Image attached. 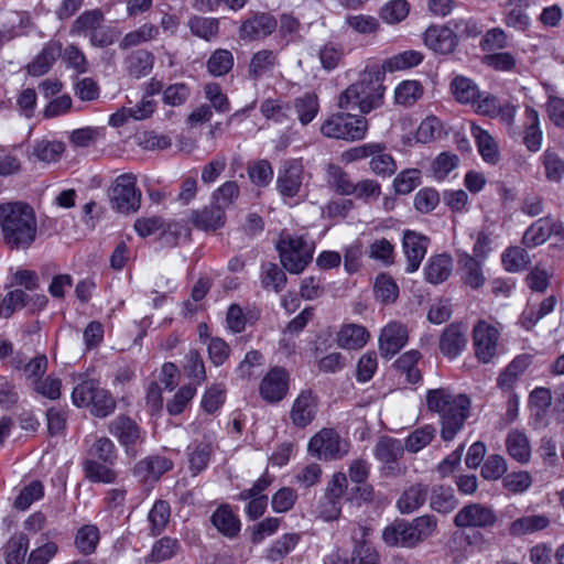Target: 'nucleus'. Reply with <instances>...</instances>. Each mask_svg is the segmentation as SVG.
Returning <instances> with one entry per match:
<instances>
[{"label":"nucleus","instance_id":"obj_1","mask_svg":"<svg viewBox=\"0 0 564 564\" xmlns=\"http://www.w3.org/2000/svg\"><path fill=\"white\" fill-rule=\"evenodd\" d=\"M0 228L3 242L9 249H29L37 235L33 208L22 202L0 204Z\"/></svg>","mask_w":564,"mask_h":564},{"label":"nucleus","instance_id":"obj_2","mask_svg":"<svg viewBox=\"0 0 564 564\" xmlns=\"http://www.w3.org/2000/svg\"><path fill=\"white\" fill-rule=\"evenodd\" d=\"M426 406L441 419V436L452 441L469 416L470 400L465 394H453L448 389H431L426 393Z\"/></svg>","mask_w":564,"mask_h":564},{"label":"nucleus","instance_id":"obj_3","mask_svg":"<svg viewBox=\"0 0 564 564\" xmlns=\"http://www.w3.org/2000/svg\"><path fill=\"white\" fill-rule=\"evenodd\" d=\"M384 93L382 74L373 69L365 70L356 83L340 94L338 106L341 109H358L361 113H369L382 106Z\"/></svg>","mask_w":564,"mask_h":564},{"label":"nucleus","instance_id":"obj_4","mask_svg":"<svg viewBox=\"0 0 564 564\" xmlns=\"http://www.w3.org/2000/svg\"><path fill=\"white\" fill-rule=\"evenodd\" d=\"M435 529L436 519L424 514L411 522L402 520L387 527L382 532V539L389 545L413 547L431 536Z\"/></svg>","mask_w":564,"mask_h":564},{"label":"nucleus","instance_id":"obj_5","mask_svg":"<svg viewBox=\"0 0 564 564\" xmlns=\"http://www.w3.org/2000/svg\"><path fill=\"white\" fill-rule=\"evenodd\" d=\"M73 404L77 408H88L97 417L110 415L117 405L111 393L101 388L94 379H86L74 387L72 392Z\"/></svg>","mask_w":564,"mask_h":564},{"label":"nucleus","instance_id":"obj_6","mask_svg":"<svg viewBox=\"0 0 564 564\" xmlns=\"http://www.w3.org/2000/svg\"><path fill=\"white\" fill-rule=\"evenodd\" d=\"M280 261L290 273H301L313 259L314 245L302 236L282 232L276 243Z\"/></svg>","mask_w":564,"mask_h":564},{"label":"nucleus","instance_id":"obj_7","mask_svg":"<svg viewBox=\"0 0 564 564\" xmlns=\"http://www.w3.org/2000/svg\"><path fill=\"white\" fill-rule=\"evenodd\" d=\"M319 130L329 139L358 141L362 140L368 131V120L348 112L333 113L324 120Z\"/></svg>","mask_w":564,"mask_h":564},{"label":"nucleus","instance_id":"obj_8","mask_svg":"<svg viewBox=\"0 0 564 564\" xmlns=\"http://www.w3.org/2000/svg\"><path fill=\"white\" fill-rule=\"evenodd\" d=\"M307 449L318 459L335 460L348 453L349 444L334 429L325 427L311 437Z\"/></svg>","mask_w":564,"mask_h":564},{"label":"nucleus","instance_id":"obj_9","mask_svg":"<svg viewBox=\"0 0 564 564\" xmlns=\"http://www.w3.org/2000/svg\"><path fill=\"white\" fill-rule=\"evenodd\" d=\"M137 177L131 173L119 175L110 189V202L122 214L134 213L140 208L141 192L137 189Z\"/></svg>","mask_w":564,"mask_h":564},{"label":"nucleus","instance_id":"obj_10","mask_svg":"<svg viewBox=\"0 0 564 564\" xmlns=\"http://www.w3.org/2000/svg\"><path fill=\"white\" fill-rule=\"evenodd\" d=\"M405 447L401 440L382 436L373 448L375 457L382 463V473L386 477H400L405 474L406 467L400 465Z\"/></svg>","mask_w":564,"mask_h":564},{"label":"nucleus","instance_id":"obj_11","mask_svg":"<svg viewBox=\"0 0 564 564\" xmlns=\"http://www.w3.org/2000/svg\"><path fill=\"white\" fill-rule=\"evenodd\" d=\"M497 516L491 507L482 503H468L454 517V524L459 529H487L495 525Z\"/></svg>","mask_w":564,"mask_h":564},{"label":"nucleus","instance_id":"obj_12","mask_svg":"<svg viewBox=\"0 0 564 564\" xmlns=\"http://www.w3.org/2000/svg\"><path fill=\"white\" fill-rule=\"evenodd\" d=\"M109 433L116 437L126 453L135 455V446L142 442V433L139 424L128 415L119 414L108 424Z\"/></svg>","mask_w":564,"mask_h":564},{"label":"nucleus","instance_id":"obj_13","mask_svg":"<svg viewBox=\"0 0 564 564\" xmlns=\"http://www.w3.org/2000/svg\"><path fill=\"white\" fill-rule=\"evenodd\" d=\"M499 332L486 321H478L473 329V343L478 360L487 364L497 352Z\"/></svg>","mask_w":564,"mask_h":564},{"label":"nucleus","instance_id":"obj_14","mask_svg":"<svg viewBox=\"0 0 564 564\" xmlns=\"http://www.w3.org/2000/svg\"><path fill=\"white\" fill-rule=\"evenodd\" d=\"M289 390V373L282 367L272 368L261 380L259 393L269 403L284 399Z\"/></svg>","mask_w":564,"mask_h":564},{"label":"nucleus","instance_id":"obj_15","mask_svg":"<svg viewBox=\"0 0 564 564\" xmlns=\"http://www.w3.org/2000/svg\"><path fill=\"white\" fill-rule=\"evenodd\" d=\"M409 332L405 325L393 321L384 326L379 337V350L383 358L390 359L408 343Z\"/></svg>","mask_w":564,"mask_h":564},{"label":"nucleus","instance_id":"obj_16","mask_svg":"<svg viewBox=\"0 0 564 564\" xmlns=\"http://www.w3.org/2000/svg\"><path fill=\"white\" fill-rule=\"evenodd\" d=\"M304 169L301 162L286 161L279 171L276 188L283 197H295L299 195L303 184Z\"/></svg>","mask_w":564,"mask_h":564},{"label":"nucleus","instance_id":"obj_17","mask_svg":"<svg viewBox=\"0 0 564 564\" xmlns=\"http://www.w3.org/2000/svg\"><path fill=\"white\" fill-rule=\"evenodd\" d=\"M318 408V398L312 390H303L294 400L290 419L296 427H306L314 420Z\"/></svg>","mask_w":564,"mask_h":564},{"label":"nucleus","instance_id":"obj_18","mask_svg":"<svg viewBox=\"0 0 564 564\" xmlns=\"http://www.w3.org/2000/svg\"><path fill=\"white\" fill-rule=\"evenodd\" d=\"M276 20L269 13H254L246 19L239 28V37L256 41L272 34L276 29Z\"/></svg>","mask_w":564,"mask_h":564},{"label":"nucleus","instance_id":"obj_19","mask_svg":"<svg viewBox=\"0 0 564 564\" xmlns=\"http://www.w3.org/2000/svg\"><path fill=\"white\" fill-rule=\"evenodd\" d=\"M467 345V327L462 323L448 325L441 334L440 350L447 358H456Z\"/></svg>","mask_w":564,"mask_h":564},{"label":"nucleus","instance_id":"obj_20","mask_svg":"<svg viewBox=\"0 0 564 564\" xmlns=\"http://www.w3.org/2000/svg\"><path fill=\"white\" fill-rule=\"evenodd\" d=\"M429 238L412 230H405L403 234L402 247L406 257V272H414L419 269L425 257L429 246Z\"/></svg>","mask_w":564,"mask_h":564},{"label":"nucleus","instance_id":"obj_21","mask_svg":"<svg viewBox=\"0 0 564 564\" xmlns=\"http://www.w3.org/2000/svg\"><path fill=\"white\" fill-rule=\"evenodd\" d=\"M457 273L460 281L474 290L481 288L486 282L481 261L467 252L458 253Z\"/></svg>","mask_w":564,"mask_h":564},{"label":"nucleus","instance_id":"obj_22","mask_svg":"<svg viewBox=\"0 0 564 564\" xmlns=\"http://www.w3.org/2000/svg\"><path fill=\"white\" fill-rule=\"evenodd\" d=\"M424 42L436 53L449 54L457 45V36L449 28L430 26L425 31Z\"/></svg>","mask_w":564,"mask_h":564},{"label":"nucleus","instance_id":"obj_23","mask_svg":"<svg viewBox=\"0 0 564 564\" xmlns=\"http://www.w3.org/2000/svg\"><path fill=\"white\" fill-rule=\"evenodd\" d=\"M61 54L62 43L59 41H50L34 59L28 64V74L31 76H42L46 74Z\"/></svg>","mask_w":564,"mask_h":564},{"label":"nucleus","instance_id":"obj_24","mask_svg":"<svg viewBox=\"0 0 564 564\" xmlns=\"http://www.w3.org/2000/svg\"><path fill=\"white\" fill-rule=\"evenodd\" d=\"M551 523L550 518L542 513H531L513 520L508 532L512 536H523L546 529Z\"/></svg>","mask_w":564,"mask_h":564},{"label":"nucleus","instance_id":"obj_25","mask_svg":"<svg viewBox=\"0 0 564 564\" xmlns=\"http://www.w3.org/2000/svg\"><path fill=\"white\" fill-rule=\"evenodd\" d=\"M427 495V485L413 484L403 490L397 501V508L403 514L412 513L425 503Z\"/></svg>","mask_w":564,"mask_h":564},{"label":"nucleus","instance_id":"obj_26","mask_svg":"<svg viewBox=\"0 0 564 564\" xmlns=\"http://www.w3.org/2000/svg\"><path fill=\"white\" fill-rule=\"evenodd\" d=\"M210 521L219 533L229 539L236 538L241 529L240 520L229 505H221L217 508L212 514Z\"/></svg>","mask_w":564,"mask_h":564},{"label":"nucleus","instance_id":"obj_27","mask_svg":"<svg viewBox=\"0 0 564 564\" xmlns=\"http://www.w3.org/2000/svg\"><path fill=\"white\" fill-rule=\"evenodd\" d=\"M155 57L147 50L133 51L124 58V69L130 77L142 78L151 73Z\"/></svg>","mask_w":564,"mask_h":564},{"label":"nucleus","instance_id":"obj_28","mask_svg":"<svg viewBox=\"0 0 564 564\" xmlns=\"http://www.w3.org/2000/svg\"><path fill=\"white\" fill-rule=\"evenodd\" d=\"M30 25L31 19L26 12L10 11L6 13L0 25V46L20 35V31Z\"/></svg>","mask_w":564,"mask_h":564},{"label":"nucleus","instance_id":"obj_29","mask_svg":"<svg viewBox=\"0 0 564 564\" xmlns=\"http://www.w3.org/2000/svg\"><path fill=\"white\" fill-rule=\"evenodd\" d=\"M453 272V259L449 254L432 256L424 269L425 279L432 284L445 282Z\"/></svg>","mask_w":564,"mask_h":564},{"label":"nucleus","instance_id":"obj_30","mask_svg":"<svg viewBox=\"0 0 564 564\" xmlns=\"http://www.w3.org/2000/svg\"><path fill=\"white\" fill-rule=\"evenodd\" d=\"M370 337L369 332L362 325L345 324L337 335V344L345 349H360Z\"/></svg>","mask_w":564,"mask_h":564},{"label":"nucleus","instance_id":"obj_31","mask_svg":"<svg viewBox=\"0 0 564 564\" xmlns=\"http://www.w3.org/2000/svg\"><path fill=\"white\" fill-rule=\"evenodd\" d=\"M192 221L202 230H216L225 225V210L214 202L202 210L193 212Z\"/></svg>","mask_w":564,"mask_h":564},{"label":"nucleus","instance_id":"obj_32","mask_svg":"<svg viewBox=\"0 0 564 564\" xmlns=\"http://www.w3.org/2000/svg\"><path fill=\"white\" fill-rule=\"evenodd\" d=\"M376 147L373 154L370 155V171L383 178L392 176L398 170L395 160L386 151V144L376 143Z\"/></svg>","mask_w":564,"mask_h":564},{"label":"nucleus","instance_id":"obj_33","mask_svg":"<svg viewBox=\"0 0 564 564\" xmlns=\"http://www.w3.org/2000/svg\"><path fill=\"white\" fill-rule=\"evenodd\" d=\"M508 454L521 464H527L531 458V445L528 436L519 430H512L506 438Z\"/></svg>","mask_w":564,"mask_h":564},{"label":"nucleus","instance_id":"obj_34","mask_svg":"<svg viewBox=\"0 0 564 564\" xmlns=\"http://www.w3.org/2000/svg\"><path fill=\"white\" fill-rule=\"evenodd\" d=\"M173 467L170 459L162 456H151L140 460L135 466V473L144 480L159 479Z\"/></svg>","mask_w":564,"mask_h":564},{"label":"nucleus","instance_id":"obj_35","mask_svg":"<svg viewBox=\"0 0 564 564\" xmlns=\"http://www.w3.org/2000/svg\"><path fill=\"white\" fill-rule=\"evenodd\" d=\"M300 533H285L275 540L265 551V558L272 563L282 562L299 544Z\"/></svg>","mask_w":564,"mask_h":564},{"label":"nucleus","instance_id":"obj_36","mask_svg":"<svg viewBox=\"0 0 564 564\" xmlns=\"http://www.w3.org/2000/svg\"><path fill=\"white\" fill-rule=\"evenodd\" d=\"M105 21L100 9H93L83 12L73 23L70 33L74 35L89 34L97 31Z\"/></svg>","mask_w":564,"mask_h":564},{"label":"nucleus","instance_id":"obj_37","mask_svg":"<svg viewBox=\"0 0 564 564\" xmlns=\"http://www.w3.org/2000/svg\"><path fill=\"white\" fill-rule=\"evenodd\" d=\"M451 90L460 104H474L480 97L476 83L465 76H456L451 83Z\"/></svg>","mask_w":564,"mask_h":564},{"label":"nucleus","instance_id":"obj_38","mask_svg":"<svg viewBox=\"0 0 564 564\" xmlns=\"http://www.w3.org/2000/svg\"><path fill=\"white\" fill-rule=\"evenodd\" d=\"M276 64V54L270 50H262L253 54L249 63V77L258 80L264 74L271 72Z\"/></svg>","mask_w":564,"mask_h":564},{"label":"nucleus","instance_id":"obj_39","mask_svg":"<svg viewBox=\"0 0 564 564\" xmlns=\"http://www.w3.org/2000/svg\"><path fill=\"white\" fill-rule=\"evenodd\" d=\"M65 151V144L61 141H52L47 139L39 140L34 143L31 156L41 162H56Z\"/></svg>","mask_w":564,"mask_h":564},{"label":"nucleus","instance_id":"obj_40","mask_svg":"<svg viewBox=\"0 0 564 564\" xmlns=\"http://www.w3.org/2000/svg\"><path fill=\"white\" fill-rule=\"evenodd\" d=\"M187 24L193 35L206 41H212L219 32V21L216 18L193 15Z\"/></svg>","mask_w":564,"mask_h":564},{"label":"nucleus","instance_id":"obj_41","mask_svg":"<svg viewBox=\"0 0 564 564\" xmlns=\"http://www.w3.org/2000/svg\"><path fill=\"white\" fill-rule=\"evenodd\" d=\"M457 499L451 487L443 485L433 487L431 491L430 506L433 510L441 513H448L455 509Z\"/></svg>","mask_w":564,"mask_h":564},{"label":"nucleus","instance_id":"obj_42","mask_svg":"<svg viewBox=\"0 0 564 564\" xmlns=\"http://www.w3.org/2000/svg\"><path fill=\"white\" fill-rule=\"evenodd\" d=\"M471 133L476 139L481 158L487 163L495 164L499 159V151L494 138L480 127H473Z\"/></svg>","mask_w":564,"mask_h":564},{"label":"nucleus","instance_id":"obj_43","mask_svg":"<svg viewBox=\"0 0 564 564\" xmlns=\"http://www.w3.org/2000/svg\"><path fill=\"white\" fill-rule=\"evenodd\" d=\"M294 109L300 122L303 126L308 124L316 117L319 104L315 94L306 93L294 100Z\"/></svg>","mask_w":564,"mask_h":564},{"label":"nucleus","instance_id":"obj_44","mask_svg":"<svg viewBox=\"0 0 564 564\" xmlns=\"http://www.w3.org/2000/svg\"><path fill=\"white\" fill-rule=\"evenodd\" d=\"M525 117L527 122L523 141L530 151L536 152L540 150L542 141V132L539 129V113L533 108H527Z\"/></svg>","mask_w":564,"mask_h":564},{"label":"nucleus","instance_id":"obj_45","mask_svg":"<svg viewBox=\"0 0 564 564\" xmlns=\"http://www.w3.org/2000/svg\"><path fill=\"white\" fill-rule=\"evenodd\" d=\"M159 28L151 23H144L134 31L127 33L119 43L121 50H128L139 44L156 39Z\"/></svg>","mask_w":564,"mask_h":564},{"label":"nucleus","instance_id":"obj_46","mask_svg":"<svg viewBox=\"0 0 564 564\" xmlns=\"http://www.w3.org/2000/svg\"><path fill=\"white\" fill-rule=\"evenodd\" d=\"M435 435L436 430L433 425H424L415 429L403 442L405 451L414 454L420 452L433 441Z\"/></svg>","mask_w":564,"mask_h":564},{"label":"nucleus","instance_id":"obj_47","mask_svg":"<svg viewBox=\"0 0 564 564\" xmlns=\"http://www.w3.org/2000/svg\"><path fill=\"white\" fill-rule=\"evenodd\" d=\"M423 59V55L416 51H405L387 58L382 64L384 72H397L408 69L419 65Z\"/></svg>","mask_w":564,"mask_h":564},{"label":"nucleus","instance_id":"obj_48","mask_svg":"<svg viewBox=\"0 0 564 564\" xmlns=\"http://www.w3.org/2000/svg\"><path fill=\"white\" fill-rule=\"evenodd\" d=\"M170 505L164 500H158L149 512L151 535L156 536L163 532L170 521Z\"/></svg>","mask_w":564,"mask_h":564},{"label":"nucleus","instance_id":"obj_49","mask_svg":"<svg viewBox=\"0 0 564 564\" xmlns=\"http://www.w3.org/2000/svg\"><path fill=\"white\" fill-rule=\"evenodd\" d=\"M373 291L376 299L382 303H393L399 296V288L391 275L381 273L376 278Z\"/></svg>","mask_w":564,"mask_h":564},{"label":"nucleus","instance_id":"obj_50","mask_svg":"<svg viewBox=\"0 0 564 564\" xmlns=\"http://www.w3.org/2000/svg\"><path fill=\"white\" fill-rule=\"evenodd\" d=\"M550 230L549 217L540 218L525 230L523 243L530 248L540 246L550 238Z\"/></svg>","mask_w":564,"mask_h":564},{"label":"nucleus","instance_id":"obj_51","mask_svg":"<svg viewBox=\"0 0 564 564\" xmlns=\"http://www.w3.org/2000/svg\"><path fill=\"white\" fill-rule=\"evenodd\" d=\"M421 358V354L417 350H409L401 355L397 361V369L406 376V379L411 383H416L421 379L420 370L416 365Z\"/></svg>","mask_w":564,"mask_h":564},{"label":"nucleus","instance_id":"obj_52","mask_svg":"<svg viewBox=\"0 0 564 564\" xmlns=\"http://www.w3.org/2000/svg\"><path fill=\"white\" fill-rule=\"evenodd\" d=\"M29 549V538L24 533L12 536L6 547L7 564H22Z\"/></svg>","mask_w":564,"mask_h":564},{"label":"nucleus","instance_id":"obj_53","mask_svg":"<svg viewBox=\"0 0 564 564\" xmlns=\"http://www.w3.org/2000/svg\"><path fill=\"white\" fill-rule=\"evenodd\" d=\"M286 283V274L278 264L265 263L262 265L261 284L264 289L280 292Z\"/></svg>","mask_w":564,"mask_h":564},{"label":"nucleus","instance_id":"obj_54","mask_svg":"<svg viewBox=\"0 0 564 564\" xmlns=\"http://www.w3.org/2000/svg\"><path fill=\"white\" fill-rule=\"evenodd\" d=\"M180 547V542L176 539L164 536L154 543L149 558L155 563L170 560L176 555Z\"/></svg>","mask_w":564,"mask_h":564},{"label":"nucleus","instance_id":"obj_55","mask_svg":"<svg viewBox=\"0 0 564 564\" xmlns=\"http://www.w3.org/2000/svg\"><path fill=\"white\" fill-rule=\"evenodd\" d=\"M345 24L354 32L362 35L373 34L380 28L378 19L367 14H349L345 18Z\"/></svg>","mask_w":564,"mask_h":564},{"label":"nucleus","instance_id":"obj_56","mask_svg":"<svg viewBox=\"0 0 564 564\" xmlns=\"http://www.w3.org/2000/svg\"><path fill=\"white\" fill-rule=\"evenodd\" d=\"M410 11L406 0H391L380 9V18L389 23L395 24L403 21Z\"/></svg>","mask_w":564,"mask_h":564},{"label":"nucleus","instance_id":"obj_57","mask_svg":"<svg viewBox=\"0 0 564 564\" xmlns=\"http://www.w3.org/2000/svg\"><path fill=\"white\" fill-rule=\"evenodd\" d=\"M531 357L529 355H521L516 357L506 368V370L498 377V386L510 387L530 365Z\"/></svg>","mask_w":564,"mask_h":564},{"label":"nucleus","instance_id":"obj_58","mask_svg":"<svg viewBox=\"0 0 564 564\" xmlns=\"http://www.w3.org/2000/svg\"><path fill=\"white\" fill-rule=\"evenodd\" d=\"M234 66V56L228 50H216L207 61L208 72L214 76L226 75Z\"/></svg>","mask_w":564,"mask_h":564},{"label":"nucleus","instance_id":"obj_59","mask_svg":"<svg viewBox=\"0 0 564 564\" xmlns=\"http://www.w3.org/2000/svg\"><path fill=\"white\" fill-rule=\"evenodd\" d=\"M423 88L416 80L401 83L394 91L395 102L403 106H411L421 98Z\"/></svg>","mask_w":564,"mask_h":564},{"label":"nucleus","instance_id":"obj_60","mask_svg":"<svg viewBox=\"0 0 564 564\" xmlns=\"http://www.w3.org/2000/svg\"><path fill=\"white\" fill-rule=\"evenodd\" d=\"M99 530L96 525L87 524L80 528L76 534V547L83 554H91L99 542Z\"/></svg>","mask_w":564,"mask_h":564},{"label":"nucleus","instance_id":"obj_61","mask_svg":"<svg viewBox=\"0 0 564 564\" xmlns=\"http://www.w3.org/2000/svg\"><path fill=\"white\" fill-rule=\"evenodd\" d=\"M86 477L95 482L111 484L116 480V473L106 464H100L94 459H88L84 464Z\"/></svg>","mask_w":564,"mask_h":564},{"label":"nucleus","instance_id":"obj_62","mask_svg":"<svg viewBox=\"0 0 564 564\" xmlns=\"http://www.w3.org/2000/svg\"><path fill=\"white\" fill-rule=\"evenodd\" d=\"M502 263L507 271L518 272L527 269L530 263L528 252L520 247H512L502 254Z\"/></svg>","mask_w":564,"mask_h":564},{"label":"nucleus","instance_id":"obj_63","mask_svg":"<svg viewBox=\"0 0 564 564\" xmlns=\"http://www.w3.org/2000/svg\"><path fill=\"white\" fill-rule=\"evenodd\" d=\"M420 183L421 171L417 169H406L395 176L393 181V187L395 193L405 195L417 187Z\"/></svg>","mask_w":564,"mask_h":564},{"label":"nucleus","instance_id":"obj_64","mask_svg":"<svg viewBox=\"0 0 564 564\" xmlns=\"http://www.w3.org/2000/svg\"><path fill=\"white\" fill-rule=\"evenodd\" d=\"M213 453V446L208 442L199 443L188 454L189 468L194 475H197L204 470L210 459Z\"/></svg>","mask_w":564,"mask_h":564}]
</instances>
